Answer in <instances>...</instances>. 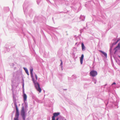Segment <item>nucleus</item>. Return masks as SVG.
I'll list each match as a JSON object with an SVG mask.
<instances>
[{"label": "nucleus", "instance_id": "nucleus-1", "mask_svg": "<svg viewBox=\"0 0 120 120\" xmlns=\"http://www.w3.org/2000/svg\"><path fill=\"white\" fill-rule=\"evenodd\" d=\"M25 107L22 106L21 111L20 115L23 120H25L26 116V113L25 110H27L28 108L27 102H25Z\"/></svg>", "mask_w": 120, "mask_h": 120}, {"label": "nucleus", "instance_id": "nucleus-2", "mask_svg": "<svg viewBox=\"0 0 120 120\" xmlns=\"http://www.w3.org/2000/svg\"><path fill=\"white\" fill-rule=\"evenodd\" d=\"M32 81L34 84L35 87L37 90L40 93L41 91V89L40 87V86L39 83L36 82H35L34 79H32Z\"/></svg>", "mask_w": 120, "mask_h": 120}, {"label": "nucleus", "instance_id": "nucleus-3", "mask_svg": "<svg viewBox=\"0 0 120 120\" xmlns=\"http://www.w3.org/2000/svg\"><path fill=\"white\" fill-rule=\"evenodd\" d=\"M15 105L16 107V113L15 115V117L14 118V120H19V112L17 106L16 105L15 103Z\"/></svg>", "mask_w": 120, "mask_h": 120}, {"label": "nucleus", "instance_id": "nucleus-4", "mask_svg": "<svg viewBox=\"0 0 120 120\" xmlns=\"http://www.w3.org/2000/svg\"><path fill=\"white\" fill-rule=\"evenodd\" d=\"M22 90H23V100L24 102H25V101H26L27 96L26 94L24 93V80H23V82L22 84Z\"/></svg>", "mask_w": 120, "mask_h": 120}, {"label": "nucleus", "instance_id": "nucleus-5", "mask_svg": "<svg viewBox=\"0 0 120 120\" xmlns=\"http://www.w3.org/2000/svg\"><path fill=\"white\" fill-rule=\"evenodd\" d=\"M60 114V112H55L53 113V116L52 117V120H55V117L59 115ZM59 119V118H57L56 119V120H58Z\"/></svg>", "mask_w": 120, "mask_h": 120}, {"label": "nucleus", "instance_id": "nucleus-6", "mask_svg": "<svg viewBox=\"0 0 120 120\" xmlns=\"http://www.w3.org/2000/svg\"><path fill=\"white\" fill-rule=\"evenodd\" d=\"M90 76L92 77H94L97 75V73L95 71L92 70L90 72Z\"/></svg>", "mask_w": 120, "mask_h": 120}, {"label": "nucleus", "instance_id": "nucleus-7", "mask_svg": "<svg viewBox=\"0 0 120 120\" xmlns=\"http://www.w3.org/2000/svg\"><path fill=\"white\" fill-rule=\"evenodd\" d=\"M11 86L12 90L15 87V80L14 79H13L11 80Z\"/></svg>", "mask_w": 120, "mask_h": 120}, {"label": "nucleus", "instance_id": "nucleus-8", "mask_svg": "<svg viewBox=\"0 0 120 120\" xmlns=\"http://www.w3.org/2000/svg\"><path fill=\"white\" fill-rule=\"evenodd\" d=\"M33 68H30V73L31 75V77L32 78V79H34L33 73Z\"/></svg>", "mask_w": 120, "mask_h": 120}, {"label": "nucleus", "instance_id": "nucleus-9", "mask_svg": "<svg viewBox=\"0 0 120 120\" xmlns=\"http://www.w3.org/2000/svg\"><path fill=\"white\" fill-rule=\"evenodd\" d=\"M84 58V55L82 54L81 57L80 58V63L81 64H82L83 63V60Z\"/></svg>", "mask_w": 120, "mask_h": 120}, {"label": "nucleus", "instance_id": "nucleus-10", "mask_svg": "<svg viewBox=\"0 0 120 120\" xmlns=\"http://www.w3.org/2000/svg\"><path fill=\"white\" fill-rule=\"evenodd\" d=\"M114 49L116 50L120 49V42L118 43L117 46Z\"/></svg>", "mask_w": 120, "mask_h": 120}, {"label": "nucleus", "instance_id": "nucleus-11", "mask_svg": "<svg viewBox=\"0 0 120 120\" xmlns=\"http://www.w3.org/2000/svg\"><path fill=\"white\" fill-rule=\"evenodd\" d=\"M99 51L100 52L102 53L106 58L107 57V54L106 53L102 50H100Z\"/></svg>", "mask_w": 120, "mask_h": 120}, {"label": "nucleus", "instance_id": "nucleus-12", "mask_svg": "<svg viewBox=\"0 0 120 120\" xmlns=\"http://www.w3.org/2000/svg\"><path fill=\"white\" fill-rule=\"evenodd\" d=\"M81 46H82V50L83 51H85V47L84 45V44L82 43L81 44Z\"/></svg>", "mask_w": 120, "mask_h": 120}, {"label": "nucleus", "instance_id": "nucleus-13", "mask_svg": "<svg viewBox=\"0 0 120 120\" xmlns=\"http://www.w3.org/2000/svg\"><path fill=\"white\" fill-rule=\"evenodd\" d=\"M25 6V4H24L23 5V8L25 13V12H26V9Z\"/></svg>", "mask_w": 120, "mask_h": 120}, {"label": "nucleus", "instance_id": "nucleus-14", "mask_svg": "<svg viewBox=\"0 0 120 120\" xmlns=\"http://www.w3.org/2000/svg\"><path fill=\"white\" fill-rule=\"evenodd\" d=\"M116 83L115 82H114L112 83L111 84V86L112 87L114 88L116 87Z\"/></svg>", "mask_w": 120, "mask_h": 120}, {"label": "nucleus", "instance_id": "nucleus-15", "mask_svg": "<svg viewBox=\"0 0 120 120\" xmlns=\"http://www.w3.org/2000/svg\"><path fill=\"white\" fill-rule=\"evenodd\" d=\"M80 19H82V20L83 21H84L85 18V16L84 15H81L80 17Z\"/></svg>", "mask_w": 120, "mask_h": 120}, {"label": "nucleus", "instance_id": "nucleus-16", "mask_svg": "<svg viewBox=\"0 0 120 120\" xmlns=\"http://www.w3.org/2000/svg\"><path fill=\"white\" fill-rule=\"evenodd\" d=\"M13 102H14L15 106L16 108V107L15 106V103H16V105L17 106V105L16 101V99H15V98L13 96Z\"/></svg>", "mask_w": 120, "mask_h": 120}, {"label": "nucleus", "instance_id": "nucleus-17", "mask_svg": "<svg viewBox=\"0 0 120 120\" xmlns=\"http://www.w3.org/2000/svg\"><path fill=\"white\" fill-rule=\"evenodd\" d=\"M119 41V40H117V41L116 42H113L112 44V46H113L115 45V44H116Z\"/></svg>", "mask_w": 120, "mask_h": 120}, {"label": "nucleus", "instance_id": "nucleus-18", "mask_svg": "<svg viewBox=\"0 0 120 120\" xmlns=\"http://www.w3.org/2000/svg\"><path fill=\"white\" fill-rule=\"evenodd\" d=\"M92 81L93 82H94V83L95 84H96V80L95 79H94V78H93L92 79Z\"/></svg>", "mask_w": 120, "mask_h": 120}, {"label": "nucleus", "instance_id": "nucleus-19", "mask_svg": "<svg viewBox=\"0 0 120 120\" xmlns=\"http://www.w3.org/2000/svg\"><path fill=\"white\" fill-rule=\"evenodd\" d=\"M23 69L25 70L26 73L28 71L26 68L25 67H23Z\"/></svg>", "mask_w": 120, "mask_h": 120}, {"label": "nucleus", "instance_id": "nucleus-20", "mask_svg": "<svg viewBox=\"0 0 120 120\" xmlns=\"http://www.w3.org/2000/svg\"><path fill=\"white\" fill-rule=\"evenodd\" d=\"M60 118L63 120H65V119H66L64 117L62 116H61L60 117Z\"/></svg>", "mask_w": 120, "mask_h": 120}, {"label": "nucleus", "instance_id": "nucleus-21", "mask_svg": "<svg viewBox=\"0 0 120 120\" xmlns=\"http://www.w3.org/2000/svg\"><path fill=\"white\" fill-rule=\"evenodd\" d=\"M112 46H110V50H109V51L110 52H111L112 51Z\"/></svg>", "mask_w": 120, "mask_h": 120}, {"label": "nucleus", "instance_id": "nucleus-22", "mask_svg": "<svg viewBox=\"0 0 120 120\" xmlns=\"http://www.w3.org/2000/svg\"><path fill=\"white\" fill-rule=\"evenodd\" d=\"M35 75L36 78V80L35 81V82H36V81L38 79V77L37 76V75L36 74H35Z\"/></svg>", "mask_w": 120, "mask_h": 120}, {"label": "nucleus", "instance_id": "nucleus-23", "mask_svg": "<svg viewBox=\"0 0 120 120\" xmlns=\"http://www.w3.org/2000/svg\"><path fill=\"white\" fill-rule=\"evenodd\" d=\"M10 65L11 66L13 67L14 65V63H11L10 64Z\"/></svg>", "mask_w": 120, "mask_h": 120}, {"label": "nucleus", "instance_id": "nucleus-24", "mask_svg": "<svg viewBox=\"0 0 120 120\" xmlns=\"http://www.w3.org/2000/svg\"><path fill=\"white\" fill-rule=\"evenodd\" d=\"M5 48L8 52L9 51H10V49L9 48H7L6 47H5Z\"/></svg>", "mask_w": 120, "mask_h": 120}, {"label": "nucleus", "instance_id": "nucleus-25", "mask_svg": "<svg viewBox=\"0 0 120 120\" xmlns=\"http://www.w3.org/2000/svg\"><path fill=\"white\" fill-rule=\"evenodd\" d=\"M108 90V92L109 93H111L112 92V90L110 88Z\"/></svg>", "mask_w": 120, "mask_h": 120}, {"label": "nucleus", "instance_id": "nucleus-26", "mask_svg": "<svg viewBox=\"0 0 120 120\" xmlns=\"http://www.w3.org/2000/svg\"><path fill=\"white\" fill-rule=\"evenodd\" d=\"M61 62L60 64V66H61V67H62V65L63 64V63L62 61V60H61Z\"/></svg>", "mask_w": 120, "mask_h": 120}, {"label": "nucleus", "instance_id": "nucleus-27", "mask_svg": "<svg viewBox=\"0 0 120 120\" xmlns=\"http://www.w3.org/2000/svg\"><path fill=\"white\" fill-rule=\"evenodd\" d=\"M26 73L28 75H29L28 71Z\"/></svg>", "mask_w": 120, "mask_h": 120}, {"label": "nucleus", "instance_id": "nucleus-28", "mask_svg": "<svg viewBox=\"0 0 120 120\" xmlns=\"http://www.w3.org/2000/svg\"><path fill=\"white\" fill-rule=\"evenodd\" d=\"M84 88H86V86L85 85L84 86Z\"/></svg>", "mask_w": 120, "mask_h": 120}, {"label": "nucleus", "instance_id": "nucleus-29", "mask_svg": "<svg viewBox=\"0 0 120 120\" xmlns=\"http://www.w3.org/2000/svg\"><path fill=\"white\" fill-rule=\"evenodd\" d=\"M74 76V75H73L72 76V78H73V77Z\"/></svg>", "mask_w": 120, "mask_h": 120}, {"label": "nucleus", "instance_id": "nucleus-30", "mask_svg": "<svg viewBox=\"0 0 120 120\" xmlns=\"http://www.w3.org/2000/svg\"><path fill=\"white\" fill-rule=\"evenodd\" d=\"M108 102H107V104H106V105H107L108 104Z\"/></svg>", "mask_w": 120, "mask_h": 120}, {"label": "nucleus", "instance_id": "nucleus-31", "mask_svg": "<svg viewBox=\"0 0 120 120\" xmlns=\"http://www.w3.org/2000/svg\"><path fill=\"white\" fill-rule=\"evenodd\" d=\"M107 85V84H106L105 85V86H106Z\"/></svg>", "mask_w": 120, "mask_h": 120}, {"label": "nucleus", "instance_id": "nucleus-32", "mask_svg": "<svg viewBox=\"0 0 120 120\" xmlns=\"http://www.w3.org/2000/svg\"><path fill=\"white\" fill-rule=\"evenodd\" d=\"M119 40V41H120V39H119L118 40Z\"/></svg>", "mask_w": 120, "mask_h": 120}, {"label": "nucleus", "instance_id": "nucleus-33", "mask_svg": "<svg viewBox=\"0 0 120 120\" xmlns=\"http://www.w3.org/2000/svg\"><path fill=\"white\" fill-rule=\"evenodd\" d=\"M64 90H67V89H64Z\"/></svg>", "mask_w": 120, "mask_h": 120}, {"label": "nucleus", "instance_id": "nucleus-34", "mask_svg": "<svg viewBox=\"0 0 120 120\" xmlns=\"http://www.w3.org/2000/svg\"><path fill=\"white\" fill-rule=\"evenodd\" d=\"M84 29H86L85 27H84Z\"/></svg>", "mask_w": 120, "mask_h": 120}, {"label": "nucleus", "instance_id": "nucleus-35", "mask_svg": "<svg viewBox=\"0 0 120 120\" xmlns=\"http://www.w3.org/2000/svg\"><path fill=\"white\" fill-rule=\"evenodd\" d=\"M77 43H76L75 45L76 44H77Z\"/></svg>", "mask_w": 120, "mask_h": 120}, {"label": "nucleus", "instance_id": "nucleus-36", "mask_svg": "<svg viewBox=\"0 0 120 120\" xmlns=\"http://www.w3.org/2000/svg\"><path fill=\"white\" fill-rule=\"evenodd\" d=\"M86 5H85V7H86Z\"/></svg>", "mask_w": 120, "mask_h": 120}, {"label": "nucleus", "instance_id": "nucleus-37", "mask_svg": "<svg viewBox=\"0 0 120 120\" xmlns=\"http://www.w3.org/2000/svg\"><path fill=\"white\" fill-rule=\"evenodd\" d=\"M34 41L35 42V41L34 40Z\"/></svg>", "mask_w": 120, "mask_h": 120}, {"label": "nucleus", "instance_id": "nucleus-38", "mask_svg": "<svg viewBox=\"0 0 120 120\" xmlns=\"http://www.w3.org/2000/svg\"><path fill=\"white\" fill-rule=\"evenodd\" d=\"M0 79H1V77H0Z\"/></svg>", "mask_w": 120, "mask_h": 120}, {"label": "nucleus", "instance_id": "nucleus-39", "mask_svg": "<svg viewBox=\"0 0 120 120\" xmlns=\"http://www.w3.org/2000/svg\"><path fill=\"white\" fill-rule=\"evenodd\" d=\"M65 120H67L66 119H65Z\"/></svg>", "mask_w": 120, "mask_h": 120}]
</instances>
